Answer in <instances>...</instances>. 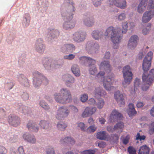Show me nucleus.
Wrapping results in <instances>:
<instances>
[{"instance_id":"nucleus-1","label":"nucleus","mask_w":154,"mask_h":154,"mask_svg":"<svg viewBox=\"0 0 154 154\" xmlns=\"http://www.w3.org/2000/svg\"><path fill=\"white\" fill-rule=\"evenodd\" d=\"M100 71L97 74L95 78L100 83H103L104 88L108 91H110L114 88L112 86V82L114 81V75L112 73L109 74L107 76L104 77L105 72H110L112 69L109 62L108 60H103L101 62L99 65Z\"/></svg>"},{"instance_id":"nucleus-2","label":"nucleus","mask_w":154,"mask_h":154,"mask_svg":"<svg viewBox=\"0 0 154 154\" xmlns=\"http://www.w3.org/2000/svg\"><path fill=\"white\" fill-rule=\"evenodd\" d=\"M128 23L127 21L122 22V30L120 28H114L111 26L106 30L104 35L106 36H109L110 40L113 44V47L115 49L119 48V44L122 38V33H125L128 30Z\"/></svg>"},{"instance_id":"nucleus-3","label":"nucleus","mask_w":154,"mask_h":154,"mask_svg":"<svg viewBox=\"0 0 154 154\" xmlns=\"http://www.w3.org/2000/svg\"><path fill=\"white\" fill-rule=\"evenodd\" d=\"M53 96L56 102L63 104L69 103L72 100L70 91L66 88H61L59 92L54 93Z\"/></svg>"},{"instance_id":"nucleus-4","label":"nucleus","mask_w":154,"mask_h":154,"mask_svg":"<svg viewBox=\"0 0 154 154\" xmlns=\"http://www.w3.org/2000/svg\"><path fill=\"white\" fill-rule=\"evenodd\" d=\"M122 72L124 81L122 84L123 86L126 88L128 85L130 83L132 79L133 74L131 72V69L129 66L126 65L123 68Z\"/></svg>"},{"instance_id":"nucleus-5","label":"nucleus","mask_w":154,"mask_h":154,"mask_svg":"<svg viewBox=\"0 0 154 154\" xmlns=\"http://www.w3.org/2000/svg\"><path fill=\"white\" fill-rule=\"evenodd\" d=\"M61 63L59 64L55 60H49L47 58H44L42 63L45 68L47 70L52 69H57L61 66L64 62L61 60Z\"/></svg>"},{"instance_id":"nucleus-6","label":"nucleus","mask_w":154,"mask_h":154,"mask_svg":"<svg viewBox=\"0 0 154 154\" xmlns=\"http://www.w3.org/2000/svg\"><path fill=\"white\" fill-rule=\"evenodd\" d=\"M100 48V45L98 42L90 41L86 43L85 49L89 54H95L99 52Z\"/></svg>"},{"instance_id":"nucleus-7","label":"nucleus","mask_w":154,"mask_h":154,"mask_svg":"<svg viewBox=\"0 0 154 154\" xmlns=\"http://www.w3.org/2000/svg\"><path fill=\"white\" fill-rule=\"evenodd\" d=\"M33 75L34 76L33 84L35 87H39L42 83L45 84L48 83V80L39 72L35 71L33 72Z\"/></svg>"},{"instance_id":"nucleus-8","label":"nucleus","mask_w":154,"mask_h":154,"mask_svg":"<svg viewBox=\"0 0 154 154\" xmlns=\"http://www.w3.org/2000/svg\"><path fill=\"white\" fill-rule=\"evenodd\" d=\"M69 113V110L66 106H61L59 107L57 110L55 117L57 119L61 120L66 117Z\"/></svg>"},{"instance_id":"nucleus-9","label":"nucleus","mask_w":154,"mask_h":154,"mask_svg":"<svg viewBox=\"0 0 154 154\" xmlns=\"http://www.w3.org/2000/svg\"><path fill=\"white\" fill-rule=\"evenodd\" d=\"M149 74L146 72L143 73L142 80L144 85L142 87V89L143 91H146L149 88V86L153 83V80Z\"/></svg>"},{"instance_id":"nucleus-10","label":"nucleus","mask_w":154,"mask_h":154,"mask_svg":"<svg viewBox=\"0 0 154 154\" xmlns=\"http://www.w3.org/2000/svg\"><path fill=\"white\" fill-rule=\"evenodd\" d=\"M152 52L150 51L147 53L144 59L142 64V68L144 72H147L151 66V60L152 57Z\"/></svg>"},{"instance_id":"nucleus-11","label":"nucleus","mask_w":154,"mask_h":154,"mask_svg":"<svg viewBox=\"0 0 154 154\" xmlns=\"http://www.w3.org/2000/svg\"><path fill=\"white\" fill-rule=\"evenodd\" d=\"M65 21L63 24V27L66 30L70 29L73 28L75 24V21L73 19V17L63 16Z\"/></svg>"},{"instance_id":"nucleus-12","label":"nucleus","mask_w":154,"mask_h":154,"mask_svg":"<svg viewBox=\"0 0 154 154\" xmlns=\"http://www.w3.org/2000/svg\"><path fill=\"white\" fill-rule=\"evenodd\" d=\"M109 5L110 7L114 5L123 9H125L127 7L125 0H110Z\"/></svg>"},{"instance_id":"nucleus-13","label":"nucleus","mask_w":154,"mask_h":154,"mask_svg":"<svg viewBox=\"0 0 154 154\" xmlns=\"http://www.w3.org/2000/svg\"><path fill=\"white\" fill-rule=\"evenodd\" d=\"M34 47L35 51L40 54L44 52L45 47L42 38H38L36 40Z\"/></svg>"},{"instance_id":"nucleus-14","label":"nucleus","mask_w":154,"mask_h":154,"mask_svg":"<svg viewBox=\"0 0 154 154\" xmlns=\"http://www.w3.org/2000/svg\"><path fill=\"white\" fill-rule=\"evenodd\" d=\"M86 37V34L85 32L79 31L76 32L73 34L72 39L75 42L80 43L85 40Z\"/></svg>"},{"instance_id":"nucleus-15","label":"nucleus","mask_w":154,"mask_h":154,"mask_svg":"<svg viewBox=\"0 0 154 154\" xmlns=\"http://www.w3.org/2000/svg\"><path fill=\"white\" fill-rule=\"evenodd\" d=\"M80 62L86 66L88 64L89 66L94 65L96 63L95 60L87 56H82L79 58Z\"/></svg>"},{"instance_id":"nucleus-16","label":"nucleus","mask_w":154,"mask_h":154,"mask_svg":"<svg viewBox=\"0 0 154 154\" xmlns=\"http://www.w3.org/2000/svg\"><path fill=\"white\" fill-rule=\"evenodd\" d=\"M62 79L65 84L68 87H71L74 83V78L69 74H66L62 76Z\"/></svg>"},{"instance_id":"nucleus-17","label":"nucleus","mask_w":154,"mask_h":154,"mask_svg":"<svg viewBox=\"0 0 154 154\" xmlns=\"http://www.w3.org/2000/svg\"><path fill=\"white\" fill-rule=\"evenodd\" d=\"M70 1L71 2L69 5L66 12H64L62 14L63 16L70 17L71 16L73 17V15L75 13V6L74 3L72 1L67 0V2Z\"/></svg>"},{"instance_id":"nucleus-18","label":"nucleus","mask_w":154,"mask_h":154,"mask_svg":"<svg viewBox=\"0 0 154 154\" xmlns=\"http://www.w3.org/2000/svg\"><path fill=\"white\" fill-rule=\"evenodd\" d=\"M114 97L120 106H122L124 105L125 102L123 95L119 91H117L115 93Z\"/></svg>"},{"instance_id":"nucleus-19","label":"nucleus","mask_w":154,"mask_h":154,"mask_svg":"<svg viewBox=\"0 0 154 154\" xmlns=\"http://www.w3.org/2000/svg\"><path fill=\"white\" fill-rule=\"evenodd\" d=\"M17 81L22 85L25 87H28L29 85V80L24 74H18L16 75Z\"/></svg>"},{"instance_id":"nucleus-20","label":"nucleus","mask_w":154,"mask_h":154,"mask_svg":"<svg viewBox=\"0 0 154 154\" xmlns=\"http://www.w3.org/2000/svg\"><path fill=\"white\" fill-rule=\"evenodd\" d=\"M84 24L88 27H91L93 26L94 23V19L91 16L87 14L83 19Z\"/></svg>"},{"instance_id":"nucleus-21","label":"nucleus","mask_w":154,"mask_h":154,"mask_svg":"<svg viewBox=\"0 0 154 154\" xmlns=\"http://www.w3.org/2000/svg\"><path fill=\"white\" fill-rule=\"evenodd\" d=\"M154 11L150 10L145 11L143 14L142 21L143 23H146L149 22L153 17Z\"/></svg>"},{"instance_id":"nucleus-22","label":"nucleus","mask_w":154,"mask_h":154,"mask_svg":"<svg viewBox=\"0 0 154 154\" xmlns=\"http://www.w3.org/2000/svg\"><path fill=\"white\" fill-rule=\"evenodd\" d=\"M8 122L11 125L16 127L19 125L20 121L18 116L14 115H10L8 117Z\"/></svg>"},{"instance_id":"nucleus-23","label":"nucleus","mask_w":154,"mask_h":154,"mask_svg":"<svg viewBox=\"0 0 154 154\" xmlns=\"http://www.w3.org/2000/svg\"><path fill=\"white\" fill-rule=\"evenodd\" d=\"M97 108L95 107H86L82 113V116L83 118L88 117L94 114Z\"/></svg>"},{"instance_id":"nucleus-24","label":"nucleus","mask_w":154,"mask_h":154,"mask_svg":"<svg viewBox=\"0 0 154 154\" xmlns=\"http://www.w3.org/2000/svg\"><path fill=\"white\" fill-rule=\"evenodd\" d=\"M138 40V38L137 35L132 36L128 41V48L131 49H134L137 45Z\"/></svg>"},{"instance_id":"nucleus-25","label":"nucleus","mask_w":154,"mask_h":154,"mask_svg":"<svg viewBox=\"0 0 154 154\" xmlns=\"http://www.w3.org/2000/svg\"><path fill=\"white\" fill-rule=\"evenodd\" d=\"M22 137L25 141L29 143L34 144L36 143V139L34 136L28 132L24 133L22 135Z\"/></svg>"},{"instance_id":"nucleus-26","label":"nucleus","mask_w":154,"mask_h":154,"mask_svg":"<svg viewBox=\"0 0 154 154\" xmlns=\"http://www.w3.org/2000/svg\"><path fill=\"white\" fill-rule=\"evenodd\" d=\"M93 93L94 97H105L107 95L106 91L100 87L96 88Z\"/></svg>"},{"instance_id":"nucleus-27","label":"nucleus","mask_w":154,"mask_h":154,"mask_svg":"<svg viewBox=\"0 0 154 154\" xmlns=\"http://www.w3.org/2000/svg\"><path fill=\"white\" fill-rule=\"evenodd\" d=\"M92 37L95 40H101L103 36V32L98 30H94L91 33Z\"/></svg>"},{"instance_id":"nucleus-28","label":"nucleus","mask_w":154,"mask_h":154,"mask_svg":"<svg viewBox=\"0 0 154 154\" xmlns=\"http://www.w3.org/2000/svg\"><path fill=\"white\" fill-rule=\"evenodd\" d=\"M61 49L63 52H72L75 50V48L74 45L69 44L64 45L61 47Z\"/></svg>"},{"instance_id":"nucleus-29","label":"nucleus","mask_w":154,"mask_h":154,"mask_svg":"<svg viewBox=\"0 0 154 154\" xmlns=\"http://www.w3.org/2000/svg\"><path fill=\"white\" fill-rule=\"evenodd\" d=\"M96 137L102 140H107L108 134L105 131H101L97 133Z\"/></svg>"},{"instance_id":"nucleus-30","label":"nucleus","mask_w":154,"mask_h":154,"mask_svg":"<svg viewBox=\"0 0 154 154\" xmlns=\"http://www.w3.org/2000/svg\"><path fill=\"white\" fill-rule=\"evenodd\" d=\"M27 127L29 130L35 132H37L39 129L37 124L32 121H30L28 123Z\"/></svg>"},{"instance_id":"nucleus-31","label":"nucleus","mask_w":154,"mask_h":154,"mask_svg":"<svg viewBox=\"0 0 154 154\" xmlns=\"http://www.w3.org/2000/svg\"><path fill=\"white\" fill-rule=\"evenodd\" d=\"M60 35L59 30L56 29H52L49 31L48 35L51 38H57Z\"/></svg>"},{"instance_id":"nucleus-32","label":"nucleus","mask_w":154,"mask_h":154,"mask_svg":"<svg viewBox=\"0 0 154 154\" xmlns=\"http://www.w3.org/2000/svg\"><path fill=\"white\" fill-rule=\"evenodd\" d=\"M71 70L76 76H79L80 75V71L79 66L76 64H73L71 67Z\"/></svg>"},{"instance_id":"nucleus-33","label":"nucleus","mask_w":154,"mask_h":154,"mask_svg":"<svg viewBox=\"0 0 154 154\" xmlns=\"http://www.w3.org/2000/svg\"><path fill=\"white\" fill-rule=\"evenodd\" d=\"M62 144H63L64 143H66L69 144H70L72 145L75 144V140L70 137H66L62 138L60 141Z\"/></svg>"},{"instance_id":"nucleus-34","label":"nucleus","mask_w":154,"mask_h":154,"mask_svg":"<svg viewBox=\"0 0 154 154\" xmlns=\"http://www.w3.org/2000/svg\"><path fill=\"white\" fill-rule=\"evenodd\" d=\"M128 109L127 110L128 114L129 116H132L137 113V112L135 110L134 104L131 103L128 105Z\"/></svg>"},{"instance_id":"nucleus-35","label":"nucleus","mask_w":154,"mask_h":154,"mask_svg":"<svg viewBox=\"0 0 154 154\" xmlns=\"http://www.w3.org/2000/svg\"><path fill=\"white\" fill-rule=\"evenodd\" d=\"M30 18L28 14H25L23 20L22 24L25 27L28 26L29 24Z\"/></svg>"},{"instance_id":"nucleus-36","label":"nucleus","mask_w":154,"mask_h":154,"mask_svg":"<svg viewBox=\"0 0 154 154\" xmlns=\"http://www.w3.org/2000/svg\"><path fill=\"white\" fill-rule=\"evenodd\" d=\"M104 100L102 98H100L97 100V103H96V105L99 109H102L105 105Z\"/></svg>"},{"instance_id":"nucleus-37","label":"nucleus","mask_w":154,"mask_h":154,"mask_svg":"<svg viewBox=\"0 0 154 154\" xmlns=\"http://www.w3.org/2000/svg\"><path fill=\"white\" fill-rule=\"evenodd\" d=\"M149 148L146 145H144L140 147L139 153L142 154H149Z\"/></svg>"},{"instance_id":"nucleus-38","label":"nucleus","mask_w":154,"mask_h":154,"mask_svg":"<svg viewBox=\"0 0 154 154\" xmlns=\"http://www.w3.org/2000/svg\"><path fill=\"white\" fill-rule=\"evenodd\" d=\"M121 116V114L117 110L114 109L113 110L111 113L110 118L111 119L112 118L118 119L120 118Z\"/></svg>"},{"instance_id":"nucleus-39","label":"nucleus","mask_w":154,"mask_h":154,"mask_svg":"<svg viewBox=\"0 0 154 154\" xmlns=\"http://www.w3.org/2000/svg\"><path fill=\"white\" fill-rule=\"evenodd\" d=\"M127 14L124 12H122L115 16L117 20L119 21H121L125 20L126 18Z\"/></svg>"},{"instance_id":"nucleus-40","label":"nucleus","mask_w":154,"mask_h":154,"mask_svg":"<svg viewBox=\"0 0 154 154\" xmlns=\"http://www.w3.org/2000/svg\"><path fill=\"white\" fill-rule=\"evenodd\" d=\"M119 139V136L117 134H112L110 136H108L107 141H112L114 143H116Z\"/></svg>"},{"instance_id":"nucleus-41","label":"nucleus","mask_w":154,"mask_h":154,"mask_svg":"<svg viewBox=\"0 0 154 154\" xmlns=\"http://www.w3.org/2000/svg\"><path fill=\"white\" fill-rule=\"evenodd\" d=\"M89 73L92 75H94L97 72V69L96 65H91L89 66Z\"/></svg>"},{"instance_id":"nucleus-42","label":"nucleus","mask_w":154,"mask_h":154,"mask_svg":"<svg viewBox=\"0 0 154 154\" xmlns=\"http://www.w3.org/2000/svg\"><path fill=\"white\" fill-rule=\"evenodd\" d=\"M67 127V125L63 122H60L57 124V127L59 130L61 131L64 130Z\"/></svg>"},{"instance_id":"nucleus-43","label":"nucleus","mask_w":154,"mask_h":154,"mask_svg":"<svg viewBox=\"0 0 154 154\" xmlns=\"http://www.w3.org/2000/svg\"><path fill=\"white\" fill-rule=\"evenodd\" d=\"M7 140L11 142H15L17 140V136L13 134H8L6 136Z\"/></svg>"},{"instance_id":"nucleus-44","label":"nucleus","mask_w":154,"mask_h":154,"mask_svg":"<svg viewBox=\"0 0 154 154\" xmlns=\"http://www.w3.org/2000/svg\"><path fill=\"white\" fill-rule=\"evenodd\" d=\"M5 85L6 87H7L9 90H10L14 86V83L12 80L8 79L6 80Z\"/></svg>"},{"instance_id":"nucleus-45","label":"nucleus","mask_w":154,"mask_h":154,"mask_svg":"<svg viewBox=\"0 0 154 154\" xmlns=\"http://www.w3.org/2000/svg\"><path fill=\"white\" fill-rule=\"evenodd\" d=\"M39 125L41 128L47 130L49 127V123L45 121H41L40 122Z\"/></svg>"},{"instance_id":"nucleus-46","label":"nucleus","mask_w":154,"mask_h":154,"mask_svg":"<svg viewBox=\"0 0 154 154\" xmlns=\"http://www.w3.org/2000/svg\"><path fill=\"white\" fill-rule=\"evenodd\" d=\"M97 128V127L95 125H93L87 128L86 131L89 133H94L96 130Z\"/></svg>"},{"instance_id":"nucleus-47","label":"nucleus","mask_w":154,"mask_h":154,"mask_svg":"<svg viewBox=\"0 0 154 154\" xmlns=\"http://www.w3.org/2000/svg\"><path fill=\"white\" fill-rule=\"evenodd\" d=\"M40 106L45 110H48L50 109V107L48 104L46 103L44 100H41L40 101Z\"/></svg>"},{"instance_id":"nucleus-48","label":"nucleus","mask_w":154,"mask_h":154,"mask_svg":"<svg viewBox=\"0 0 154 154\" xmlns=\"http://www.w3.org/2000/svg\"><path fill=\"white\" fill-rule=\"evenodd\" d=\"M77 127L81 131H85L86 130L87 127L83 122H79L77 123Z\"/></svg>"},{"instance_id":"nucleus-49","label":"nucleus","mask_w":154,"mask_h":154,"mask_svg":"<svg viewBox=\"0 0 154 154\" xmlns=\"http://www.w3.org/2000/svg\"><path fill=\"white\" fill-rule=\"evenodd\" d=\"M88 94L84 93L81 94L80 96V100L83 103L86 102L88 100Z\"/></svg>"},{"instance_id":"nucleus-50","label":"nucleus","mask_w":154,"mask_h":154,"mask_svg":"<svg viewBox=\"0 0 154 154\" xmlns=\"http://www.w3.org/2000/svg\"><path fill=\"white\" fill-rule=\"evenodd\" d=\"M75 57V55L73 54H70L68 55H65L63 57V58L65 60H73Z\"/></svg>"},{"instance_id":"nucleus-51","label":"nucleus","mask_w":154,"mask_h":154,"mask_svg":"<svg viewBox=\"0 0 154 154\" xmlns=\"http://www.w3.org/2000/svg\"><path fill=\"white\" fill-rule=\"evenodd\" d=\"M140 79L138 78H136L134 82V90L135 91L136 89L140 87Z\"/></svg>"},{"instance_id":"nucleus-52","label":"nucleus","mask_w":154,"mask_h":154,"mask_svg":"<svg viewBox=\"0 0 154 154\" xmlns=\"http://www.w3.org/2000/svg\"><path fill=\"white\" fill-rule=\"evenodd\" d=\"M154 8V0H149L148 2L147 8L152 9Z\"/></svg>"},{"instance_id":"nucleus-53","label":"nucleus","mask_w":154,"mask_h":154,"mask_svg":"<svg viewBox=\"0 0 154 154\" xmlns=\"http://www.w3.org/2000/svg\"><path fill=\"white\" fill-rule=\"evenodd\" d=\"M146 8L144 6L139 4L138 6L137 11L138 12L140 13H142L145 10Z\"/></svg>"},{"instance_id":"nucleus-54","label":"nucleus","mask_w":154,"mask_h":154,"mask_svg":"<svg viewBox=\"0 0 154 154\" xmlns=\"http://www.w3.org/2000/svg\"><path fill=\"white\" fill-rule=\"evenodd\" d=\"M127 150L129 154H136V150L132 146H129Z\"/></svg>"},{"instance_id":"nucleus-55","label":"nucleus","mask_w":154,"mask_h":154,"mask_svg":"<svg viewBox=\"0 0 154 154\" xmlns=\"http://www.w3.org/2000/svg\"><path fill=\"white\" fill-rule=\"evenodd\" d=\"M103 0H92L93 5L95 7H97L100 6Z\"/></svg>"},{"instance_id":"nucleus-56","label":"nucleus","mask_w":154,"mask_h":154,"mask_svg":"<svg viewBox=\"0 0 154 154\" xmlns=\"http://www.w3.org/2000/svg\"><path fill=\"white\" fill-rule=\"evenodd\" d=\"M72 112L74 113H76L79 112V110L78 108L75 106L73 105H70L69 106Z\"/></svg>"},{"instance_id":"nucleus-57","label":"nucleus","mask_w":154,"mask_h":154,"mask_svg":"<svg viewBox=\"0 0 154 154\" xmlns=\"http://www.w3.org/2000/svg\"><path fill=\"white\" fill-rule=\"evenodd\" d=\"M124 125L123 123L122 122H120L115 125V128H116L117 130L119 128H122L124 127Z\"/></svg>"},{"instance_id":"nucleus-58","label":"nucleus","mask_w":154,"mask_h":154,"mask_svg":"<svg viewBox=\"0 0 154 154\" xmlns=\"http://www.w3.org/2000/svg\"><path fill=\"white\" fill-rule=\"evenodd\" d=\"M145 138L146 137L144 135L141 136L140 135V134L139 133H138L136 136V140H140L141 141L145 140Z\"/></svg>"},{"instance_id":"nucleus-59","label":"nucleus","mask_w":154,"mask_h":154,"mask_svg":"<svg viewBox=\"0 0 154 154\" xmlns=\"http://www.w3.org/2000/svg\"><path fill=\"white\" fill-rule=\"evenodd\" d=\"M47 154H55L54 149L52 148H49L46 151Z\"/></svg>"},{"instance_id":"nucleus-60","label":"nucleus","mask_w":154,"mask_h":154,"mask_svg":"<svg viewBox=\"0 0 154 154\" xmlns=\"http://www.w3.org/2000/svg\"><path fill=\"white\" fill-rule=\"evenodd\" d=\"M6 114L5 110L2 108H0V119L3 118Z\"/></svg>"},{"instance_id":"nucleus-61","label":"nucleus","mask_w":154,"mask_h":154,"mask_svg":"<svg viewBox=\"0 0 154 154\" xmlns=\"http://www.w3.org/2000/svg\"><path fill=\"white\" fill-rule=\"evenodd\" d=\"M154 132V122L152 123L149 127V133L150 134H152Z\"/></svg>"},{"instance_id":"nucleus-62","label":"nucleus","mask_w":154,"mask_h":154,"mask_svg":"<svg viewBox=\"0 0 154 154\" xmlns=\"http://www.w3.org/2000/svg\"><path fill=\"white\" fill-rule=\"evenodd\" d=\"M17 150V151L18 154H25L23 146H20Z\"/></svg>"},{"instance_id":"nucleus-63","label":"nucleus","mask_w":154,"mask_h":154,"mask_svg":"<svg viewBox=\"0 0 154 154\" xmlns=\"http://www.w3.org/2000/svg\"><path fill=\"white\" fill-rule=\"evenodd\" d=\"M149 29L146 27H144L142 29V33L144 35H146L148 34L149 31Z\"/></svg>"},{"instance_id":"nucleus-64","label":"nucleus","mask_w":154,"mask_h":154,"mask_svg":"<svg viewBox=\"0 0 154 154\" xmlns=\"http://www.w3.org/2000/svg\"><path fill=\"white\" fill-rule=\"evenodd\" d=\"M107 130L109 132H114L116 129L115 128V126L114 128H112L111 126H109L107 127Z\"/></svg>"}]
</instances>
